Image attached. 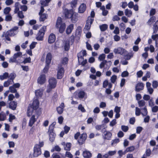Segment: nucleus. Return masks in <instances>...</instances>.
I'll use <instances>...</instances> for the list:
<instances>
[{
  "mask_svg": "<svg viewBox=\"0 0 158 158\" xmlns=\"http://www.w3.org/2000/svg\"><path fill=\"white\" fill-rule=\"evenodd\" d=\"M39 102L37 99L34 100L30 106H29L27 111V115L29 117L32 115L31 118H38L41 114L40 109H37L39 105Z\"/></svg>",
  "mask_w": 158,
  "mask_h": 158,
  "instance_id": "f257e3e1",
  "label": "nucleus"
},
{
  "mask_svg": "<svg viewBox=\"0 0 158 158\" xmlns=\"http://www.w3.org/2000/svg\"><path fill=\"white\" fill-rule=\"evenodd\" d=\"M56 27L59 29V32L62 33L64 31L66 28L65 23H63L61 17H58L56 22Z\"/></svg>",
  "mask_w": 158,
  "mask_h": 158,
  "instance_id": "f03ea898",
  "label": "nucleus"
},
{
  "mask_svg": "<svg viewBox=\"0 0 158 158\" xmlns=\"http://www.w3.org/2000/svg\"><path fill=\"white\" fill-rule=\"evenodd\" d=\"M52 55L50 52L47 53L46 58V65L43 70L44 73H46L48 70L49 64L52 60Z\"/></svg>",
  "mask_w": 158,
  "mask_h": 158,
  "instance_id": "7ed1b4c3",
  "label": "nucleus"
},
{
  "mask_svg": "<svg viewBox=\"0 0 158 158\" xmlns=\"http://www.w3.org/2000/svg\"><path fill=\"white\" fill-rule=\"evenodd\" d=\"M46 26H43L39 31L36 37V39L39 41H42L43 40V37L46 31Z\"/></svg>",
  "mask_w": 158,
  "mask_h": 158,
  "instance_id": "20e7f679",
  "label": "nucleus"
},
{
  "mask_svg": "<svg viewBox=\"0 0 158 158\" xmlns=\"http://www.w3.org/2000/svg\"><path fill=\"white\" fill-rule=\"evenodd\" d=\"M114 52L115 54H118L125 56L127 53V51L122 48L119 47L117 48H115Z\"/></svg>",
  "mask_w": 158,
  "mask_h": 158,
  "instance_id": "39448f33",
  "label": "nucleus"
},
{
  "mask_svg": "<svg viewBox=\"0 0 158 158\" xmlns=\"http://www.w3.org/2000/svg\"><path fill=\"white\" fill-rule=\"evenodd\" d=\"M49 87L51 89L55 88L56 86L57 81L56 79L53 77H51L48 80Z\"/></svg>",
  "mask_w": 158,
  "mask_h": 158,
  "instance_id": "423d86ee",
  "label": "nucleus"
},
{
  "mask_svg": "<svg viewBox=\"0 0 158 158\" xmlns=\"http://www.w3.org/2000/svg\"><path fill=\"white\" fill-rule=\"evenodd\" d=\"M37 145H35L34 148L33 156L34 157H37L40 155L41 153V148H39Z\"/></svg>",
  "mask_w": 158,
  "mask_h": 158,
  "instance_id": "0eeeda50",
  "label": "nucleus"
},
{
  "mask_svg": "<svg viewBox=\"0 0 158 158\" xmlns=\"http://www.w3.org/2000/svg\"><path fill=\"white\" fill-rule=\"evenodd\" d=\"M73 13V11L72 9L69 10L67 9H65L64 11L65 17L67 19H70L71 18Z\"/></svg>",
  "mask_w": 158,
  "mask_h": 158,
  "instance_id": "6e6552de",
  "label": "nucleus"
},
{
  "mask_svg": "<svg viewBox=\"0 0 158 158\" xmlns=\"http://www.w3.org/2000/svg\"><path fill=\"white\" fill-rule=\"evenodd\" d=\"M87 136L86 133H83L81 135L79 139L78 140V142L79 145H81L85 143Z\"/></svg>",
  "mask_w": 158,
  "mask_h": 158,
  "instance_id": "1a4fd4ad",
  "label": "nucleus"
},
{
  "mask_svg": "<svg viewBox=\"0 0 158 158\" xmlns=\"http://www.w3.org/2000/svg\"><path fill=\"white\" fill-rule=\"evenodd\" d=\"M46 81V76L45 74H42L38 77L37 82L40 85L43 84Z\"/></svg>",
  "mask_w": 158,
  "mask_h": 158,
  "instance_id": "9d476101",
  "label": "nucleus"
},
{
  "mask_svg": "<svg viewBox=\"0 0 158 158\" xmlns=\"http://www.w3.org/2000/svg\"><path fill=\"white\" fill-rule=\"evenodd\" d=\"M104 133L103 137L104 139L110 140L112 136V133L109 131H107L106 130L105 131H103Z\"/></svg>",
  "mask_w": 158,
  "mask_h": 158,
  "instance_id": "9b49d317",
  "label": "nucleus"
},
{
  "mask_svg": "<svg viewBox=\"0 0 158 158\" xmlns=\"http://www.w3.org/2000/svg\"><path fill=\"white\" fill-rule=\"evenodd\" d=\"M94 20L93 19L90 18L89 19V17H88V20L87 21L85 28L87 30L90 29L91 25L92 24Z\"/></svg>",
  "mask_w": 158,
  "mask_h": 158,
  "instance_id": "f8f14e48",
  "label": "nucleus"
},
{
  "mask_svg": "<svg viewBox=\"0 0 158 158\" xmlns=\"http://www.w3.org/2000/svg\"><path fill=\"white\" fill-rule=\"evenodd\" d=\"M64 72V69L63 67L60 68L57 71V79H60L62 78L63 77Z\"/></svg>",
  "mask_w": 158,
  "mask_h": 158,
  "instance_id": "ddd939ff",
  "label": "nucleus"
},
{
  "mask_svg": "<svg viewBox=\"0 0 158 158\" xmlns=\"http://www.w3.org/2000/svg\"><path fill=\"white\" fill-rule=\"evenodd\" d=\"M144 86L143 84L142 83H139L136 84L135 87V90L137 92H139L140 90L143 89Z\"/></svg>",
  "mask_w": 158,
  "mask_h": 158,
  "instance_id": "4468645a",
  "label": "nucleus"
},
{
  "mask_svg": "<svg viewBox=\"0 0 158 158\" xmlns=\"http://www.w3.org/2000/svg\"><path fill=\"white\" fill-rule=\"evenodd\" d=\"M106 125L105 124H102L101 125H97L96 126L95 128L96 129L98 130H101V132L103 133V131H106Z\"/></svg>",
  "mask_w": 158,
  "mask_h": 158,
  "instance_id": "2eb2a0df",
  "label": "nucleus"
},
{
  "mask_svg": "<svg viewBox=\"0 0 158 158\" xmlns=\"http://www.w3.org/2000/svg\"><path fill=\"white\" fill-rule=\"evenodd\" d=\"M64 107V103L62 102L60 106L56 108V110L58 113L60 114H62Z\"/></svg>",
  "mask_w": 158,
  "mask_h": 158,
  "instance_id": "dca6fc26",
  "label": "nucleus"
},
{
  "mask_svg": "<svg viewBox=\"0 0 158 158\" xmlns=\"http://www.w3.org/2000/svg\"><path fill=\"white\" fill-rule=\"evenodd\" d=\"M56 40L55 35L53 33L51 34L49 36L48 39V42L49 44L53 43Z\"/></svg>",
  "mask_w": 158,
  "mask_h": 158,
  "instance_id": "f3484780",
  "label": "nucleus"
},
{
  "mask_svg": "<svg viewBox=\"0 0 158 158\" xmlns=\"http://www.w3.org/2000/svg\"><path fill=\"white\" fill-rule=\"evenodd\" d=\"M9 108L13 110L16 109L17 106V103L16 102L13 101L9 103Z\"/></svg>",
  "mask_w": 158,
  "mask_h": 158,
  "instance_id": "a211bd4d",
  "label": "nucleus"
},
{
  "mask_svg": "<svg viewBox=\"0 0 158 158\" xmlns=\"http://www.w3.org/2000/svg\"><path fill=\"white\" fill-rule=\"evenodd\" d=\"M86 9V5L84 3H82L81 5L78 8V12L80 13H83Z\"/></svg>",
  "mask_w": 158,
  "mask_h": 158,
  "instance_id": "6ab92c4d",
  "label": "nucleus"
},
{
  "mask_svg": "<svg viewBox=\"0 0 158 158\" xmlns=\"http://www.w3.org/2000/svg\"><path fill=\"white\" fill-rule=\"evenodd\" d=\"M83 156L85 158H90L92 156V154L89 151L85 150L82 153Z\"/></svg>",
  "mask_w": 158,
  "mask_h": 158,
  "instance_id": "aec40b11",
  "label": "nucleus"
},
{
  "mask_svg": "<svg viewBox=\"0 0 158 158\" xmlns=\"http://www.w3.org/2000/svg\"><path fill=\"white\" fill-rule=\"evenodd\" d=\"M120 111V107L118 106H116L115 107L114 111L116 113L115 118H118L120 117L119 112Z\"/></svg>",
  "mask_w": 158,
  "mask_h": 158,
  "instance_id": "412c9836",
  "label": "nucleus"
},
{
  "mask_svg": "<svg viewBox=\"0 0 158 158\" xmlns=\"http://www.w3.org/2000/svg\"><path fill=\"white\" fill-rule=\"evenodd\" d=\"M73 24H71L67 27L66 30V32L67 34H69L71 33L73 29Z\"/></svg>",
  "mask_w": 158,
  "mask_h": 158,
  "instance_id": "4be33fe9",
  "label": "nucleus"
},
{
  "mask_svg": "<svg viewBox=\"0 0 158 158\" xmlns=\"http://www.w3.org/2000/svg\"><path fill=\"white\" fill-rule=\"evenodd\" d=\"M48 133L49 137V140L51 142H52L55 139L56 135L54 132Z\"/></svg>",
  "mask_w": 158,
  "mask_h": 158,
  "instance_id": "5701e85b",
  "label": "nucleus"
},
{
  "mask_svg": "<svg viewBox=\"0 0 158 158\" xmlns=\"http://www.w3.org/2000/svg\"><path fill=\"white\" fill-rule=\"evenodd\" d=\"M152 38L153 40L155 41L156 46L158 47V34L152 35Z\"/></svg>",
  "mask_w": 158,
  "mask_h": 158,
  "instance_id": "b1692460",
  "label": "nucleus"
},
{
  "mask_svg": "<svg viewBox=\"0 0 158 158\" xmlns=\"http://www.w3.org/2000/svg\"><path fill=\"white\" fill-rule=\"evenodd\" d=\"M71 19V21L72 23H75L78 20L77 16L76 14H72L71 17L70 18Z\"/></svg>",
  "mask_w": 158,
  "mask_h": 158,
  "instance_id": "393cba45",
  "label": "nucleus"
},
{
  "mask_svg": "<svg viewBox=\"0 0 158 158\" xmlns=\"http://www.w3.org/2000/svg\"><path fill=\"white\" fill-rule=\"evenodd\" d=\"M56 124V122H53L51 125L49 126L48 132H54V129L55 127V125Z\"/></svg>",
  "mask_w": 158,
  "mask_h": 158,
  "instance_id": "a878e982",
  "label": "nucleus"
},
{
  "mask_svg": "<svg viewBox=\"0 0 158 158\" xmlns=\"http://www.w3.org/2000/svg\"><path fill=\"white\" fill-rule=\"evenodd\" d=\"M156 18L155 16H152L148 21L147 23L148 25L151 26L152 23L155 21Z\"/></svg>",
  "mask_w": 158,
  "mask_h": 158,
  "instance_id": "bb28decb",
  "label": "nucleus"
},
{
  "mask_svg": "<svg viewBox=\"0 0 158 158\" xmlns=\"http://www.w3.org/2000/svg\"><path fill=\"white\" fill-rule=\"evenodd\" d=\"M40 17V22L44 21L46 19L47 17V15L46 14H42L40 15H39Z\"/></svg>",
  "mask_w": 158,
  "mask_h": 158,
  "instance_id": "cd10ccee",
  "label": "nucleus"
},
{
  "mask_svg": "<svg viewBox=\"0 0 158 158\" xmlns=\"http://www.w3.org/2000/svg\"><path fill=\"white\" fill-rule=\"evenodd\" d=\"M77 95L78 98L80 99L83 98L85 95V92L83 91H80L78 93H76V94Z\"/></svg>",
  "mask_w": 158,
  "mask_h": 158,
  "instance_id": "c85d7f7f",
  "label": "nucleus"
},
{
  "mask_svg": "<svg viewBox=\"0 0 158 158\" xmlns=\"http://www.w3.org/2000/svg\"><path fill=\"white\" fill-rule=\"evenodd\" d=\"M9 77V74L8 73L5 72L3 74V75H0V80H3L4 79H6L7 77Z\"/></svg>",
  "mask_w": 158,
  "mask_h": 158,
  "instance_id": "c756f323",
  "label": "nucleus"
},
{
  "mask_svg": "<svg viewBox=\"0 0 158 158\" xmlns=\"http://www.w3.org/2000/svg\"><path fill=\"white\" fill-rule=\"evenodd\" d=\"M99 27L102 31H106L108 28V25L106 24H103L99 26Z\"/></svg>",
  "mask_w": 158,
  "mask_h": 158,
  "instance_id": "7c9ffc66",
  "label": "nucleus"
},
{
  "mask_svg": "<svg viewBox=\"0 0 158 158\" xmlns=\"http://www.w3.org/2000/svg\"><path fill=\"white\" fill-rule=\"evenodd\" d=\"M81 27H78L77 28V29H76L75 33V35L76 36H77L78 37H79L80 35L81 34Z\"/></svg>",
  "mask_w": 158,
  "mask_h": 158,
  "instance_id": "2f4dec72",
  "label": "nucleus"
},
{
  "mask_svg": "<svg viewBox=\"0 0 158 158\" xmlns=\"http://www.w3.org/2000/svg\"><path fill=\"white\" fill-rule=\"evenodd\" d=\"M132 12L131 10H129L128 9H127L125 10V15L128 17H130L132 15Z\"/></svg>",
  "mask_w": 158,
  "mask_h": 158,
  "instance_id": "473e14b6",
  "label": "nucleus"
},
{
  "mask_svg": "<svg viewBox=\"0 0 158 158\" xmlns=\"http://www.w3.org/2000/svg\"><path fill=\"white\" fill-rule=\"evenodd\" d=\"M35 95L37 97H41L43 94V91L40 89L36 90L35 92Z\"/></svg>",
  "mask_w": 158,
  "mask_h": 158,
  "instance_id": "72a5a7b5",
  "label": "nucleus"
},
{
  "mask_svg": "<svg viewBox=\"0 0 158 158\" xmlns=\"http://www.w3.org/2000/svg\"><path fill=\"white\" fill-rule=\"evenodd\" d=\"M78 61L79 63L84 60V56L81 55V53H79L77 54Z\"/></svg>",
  "mask_w": 158,
  "mask_h": 158,
  "instance_id": "f704fd0d",
  "label": "nucleus"
},
{
  "mask_svg": "<svg viewBox=\"0 0 158 158\" xmlns=\"http://www.w3.org/2000/svg\"><path fill=\"white\" fill-rule=\"evenodd\" d=\"M141 113L143 116H145L147 115L148 111L146 106H145L143 108L141 109Z\"/></svg>",
  "mask_w": 158,
  "mask_h": 158,
  "instance_id": "c9c22d12",
  "label": "nucleus"
},
{
  "mask_svg": "<svg viewBox=\"0 0 158 158\" xmlns=\"http://www.w3.org/2000/svg\"><path fill=\"white\" fill-rule=\"evenodd\" d=\"M16 74L14 73H11L10 74V75H9V77H10L9 80H11L13 82V80L16 77Z\"/></svg>",
  "mask_w": 158,
  "mask_h": 158,
  "instance_id": "e433bc0d",
  "label": "nucleus"
},
{
  "mask_svg": "<svg viewBox=\"0 0 158 158\" xmlns=\"http://www.w3.org/2000/svg\"><path fill=\"white\" fill-rule=\"evenodd\" d=\"M71 146V143H66L65 147H64V149L66 151H69L70 150Z\"/></svg>",
  "mask_w": 158,
  "mask_h": 158,
  "instance_id": "4c0bfd02",
  "label": "nucleus"
},
{
  "mask_svg": "<svg viewBox=\"0 0 158 158\" xmlns=\"http://www.w3.org/2000/svg\"><path fill=\"white\" fill-rule=\"evenodd\" d=\"M139 107H142L145 106V102L143 100L139 101L138 102Z\"/></svg>",
  "mask_w": 158,
  "mask_h": 158,
  "instance_id": "58836bf2",
  "label": "nucleus"
},
{
  "mask_svg": "<svg viewBox=\"0 0 158 158\" xmlns=\"http://www.w3.org/2000/svg\"><path fill=\"white\" fill-rule=\"evenodd\" d=\"M11 10V8L10 7H6L4 10V13L5 15H7L9 14Z\"/></svg>",
  "mask_w": 158,
  "mask_h": 158,
  "instance_id": "ea45409f",
  "label": "nucleus"
},
{
  "mask_svg": "<svg viewBox=\"0 0 158 158\" xmlns=\"http://www.w3.org/2000/svg\"><path fill=\"white\" fill-rule=\"evenodd\" d=\"M77 3V0H73L71 2V6L73 8L76 7Z\"/></svg>",
  "mask_w": 158,
  "mask_h": 158,
  "instance_id": "a19ab883",
  "label": "nucleus"
},
{
  "mask_svg": "<svg viewBox=\"0 0 158 158\" xmlns=\"http://www.w3.org/2000/svg\"><path fill=\"white\" fill-rule=\"evenodd\" d=\"M10 92L12 93H17V90L13 86H10L9 88Z\"/></svg>",
  "mask_w": 158,
  "mask_h": 158,
  "instance_id": "79ce46f5",
  "label": "nucleus"
},
{
  "mask_svg": "<svg viewBox=\"0 0 158 158\" xmlns=\"http://www.w3.org/2000/svg\"><path fill=\"white\" fill-rule=\"evenodd\" d=\"M22 54V52H19L15 53L13 56H14V57L15 59V58L17 60V58L21 56Z\"/></svg>",
  "mask_w": 158,
  "mask_h": 158,
  "instance_id": "37998d69",
  "label": "nucleus"
},
{
  "mask_svg": "<svg viewBox=\"0 0 158 158\" xmlns=\"http://www.w3.org/2000/svg\"><path fill=\"white\" fill-rule=\"evenodd\" d=\"M143 128L140 126L137 127L136 129V133L138 134H139L143 130Z\"/></svg>",
  "mask_w": 158,
  "mask_h": 158,
  "instance_id": "c03bdc74",
  "label": "nucleus"
},
{
  "mask_svg": "<svg viewBox=\"0 0 158 158\" xmlns=\"http://www.w3.org/2000/svg\"><path fill=\"white\" fill-rule=\"evenodd\" d=\"M119 139L118 138L115 139L112 141L111 145L114 146L115 144H117L119 142Z\"/></svg>",
  "mask_w": 158,
  "mask_h": 158,
  "instance_id": "a18cd8bd",
  "label": "nucleus"
},
{
  "mask_svg": "<svg viewBox=\"0 0 158 158\" xmlns=\"http://www.w3.org/2000/svg\"><path fill=\"white\" fill-rule=\"evenodd\" d=\"M135 148L134 146H131L127 148L126 149V151L128 152H132L135 150Z\"/></svg>",
  "mask_w": 158,
  "mask_h": 158,
  "instance_id": "49530a36",
  "label": "nucleus"
},
{
  "mask_svg": "<svg viewBox=\"0 0 158 158\" xmlns=\"http://www.w3.org/2000/svg\"><path fill=\"white\" fill-rule=\"evenodd\" d=\"M6 32L8 33V34L10 36H13L16 34L15 33L14 31L11 30L7 31Z\"/></svg>",
  "mask_w": 158,
  "mask_h": 158,
  "instance_id": "de8ad7c7",
  "label": "nucleus"
},
{
  "mask_svg": "<svg viewBox=\"0 0 158 158\" xmlns=\"http://www.w3.org/2000/svg\"><path fill=\"white\" fill-rule=\"evenodd\" d=\"M158 30V25L154 23L153 25V33H156Z\"/></svg>",
  "mask_w": 158,
  "mask_h": 158,
  "instance_id": "09e8293b",
  "label": "nucleus"
},
{
  "mask_svg": "<svg viewBox=\"0 0 158 158\" xmlns=\"http://www.w3.org/2000/svg\"><path fill=\"white\" fill-rule=\"evenodd\" d=\"M36 121V119H30L29 123V126L32 127L34 123Z\"/></svg>",
  "mask_w": 158,
  "mask_h": 158,
  "instance_id": "8fccbe9b",
  "label": "nucleus"
},
{
  "mask_svg": "<svg viewBox=\"0 0 158 158\" xmlns=\"http://www.w3.org/2000/svg\"><path fill=\"white\" fill-rule=\"evenodd\" d=\"M107 63V61L106 60H104L99 65L100 68L102 69V68L104 67L105 65Z\"/></svg>",
  "mask_w": 158,
  "mask_h": 158,
  "instance_id": "3c124183",
  "label": "nucleus"
},
{
  "mask_svg": "<svg viewBox=\"0 0 158 158\" xmlns=\"http://www.w3.org/2000/svg\"><path fill=\"white\" fill-rule=\"evenodd\" d=\"M121 129L124 132H126L128 131L129 128L127 126L122 125L121 126Z\"/></svg>",
  "mask_w": 158,
  "mask_h": 158,
  "instance_id": "603ef678",
  "label": "nucleus"
},
{
  "mask_svg": "<svg viewBox=\"0 0 158 158\" xmlns=\"http://www.w3.org/2000/svg\"><path fill=\"white\" fill-rule=\"evenodd\" d=\"M11 81L10 80H8L7 81H5L3 84V85L5 87H7L10 84V83Z\"/></svg>",
  "mask_w": 158,
  "mask_h": 158,
  "instance_id": "864d4df0",
  "label": "nucleus"
},
{
  "mask_svg": "<svg viewBox=\"0 0 158 158\" xmlns=\"http://www.w3.org/2000/svg\"><path fill=\"white\" fill-rule=\"evenodd\" d=\"M116 79L117 76L115 75H113L110 78L111 82L113 83H114Z\"/></svg>",
  "mask_w": 158,
  "mask_h": 158,
  "instance_id": "5fc2aeb1",
  "label": "nucleus"
},
{
  "mask_svg": "<svg viewBox=\"0 0 158 158\" xmlns=\"http://www.w3.org/2000/svg\"><path fill=\"white\" fill-rule=\"evenodd\" d=\"M12 19L11 16L10 15H8L6 16L5 20L7 22H9Z\"/></svg>",
  "mask_w": 158,
  "mask_h": 158,
  "instance_id": "6e6d98bb",
  "label": "nucleus"
},
{
  "mask_svg": "<svg viewBox=\"0 0 158 158\" xmlns=\"http://www.w3.org/2000/svg\"><path fill=\"white\" fill-rule=\"evenodd\" d=\"M152 85L154 88H156L158 86V82L156 81H154L152 82Z\"/></svg>",
  "mask_w": 158,
  "mask_h": 158,
  "instance_id": "4d7b16f0",
  "label": "nucleus"
},
{
  "mask_svg": "<svg viewBox=\"0 0 158 158\" xmlns=\"http://www.w3.org/2000/svg\"><path fill=\"white\" fill-rule=\"evenodd\" d=\"M106 55L104 54H102L100 55L98 57V59L100 60H103L105 58Z\"/></svg>",
  "mask_w": 158,
  "mask_h": 158,
  "instance_id": "13d9d810",
  "label": "nucleus"
},
{
  "mask_svg": "<svg viewBox=\"0 0 158 158\" xmlns=\"http://www.w3.org/2000/svg\"><path fill=\"white\" fill-rule=\"evenodd\" d=\"M141 112L140 109L138 107L135 108V114L137 116H139L140 115Z\"/></svg>",
  "mask_w": 158,
  "mask_h": 158,
  "instance_id": "bf43d9fd",
  "label": "nucleus"
},
{
  "mask_svg": "<svg viewBox=\"0 0 158 158\" xmlns=\"http://www.w3.org/2000/svg\"><path fill=\"white\" fill-rule=\"evenodd\" d=\"M18 17L21 19H23L24 18V16L22 11H19L18 12Z\"/></svg>",
  "mask_w": 158,
  "mask_h": 158,
  "instance_id": "052dcab7",
  "label": "nucleus"
},
{
  "mask_svg": "<svg viewBox=\"0 0 158 158\" xmlns=\"http://www.w3.org/2000/svg\"><path fill=\"white\" fill-rule=\"evenodd\" d=\"M31 58L30 57L27 58H25L23 60V62L24 64H25L27 63H31Z\"/></svg>",
  "mask_w": 158,
  "mask_h": 158,
  "instance_id": "680f3d73",
  "label": "nucleus"
},
{
  "mask_svg": "<svg viewBox=\"0 0 158 158\" xmlns=\"http://www.w3.org/2000/svg\"><path fill=\"white\" fill-rule=\"evenodd\" d=\"M145 154L146 156H149L151 154V150L150 149H147L146 150Z\"/></svg>",
  "mask_w": 158,
  "mask_h": 158,
  "instance_id": "e2e57ef3",
  "label": "nucleus"
},
{
  "mask_svg": "<svg viewBox=\"0 0 158 158\" xmlns=\"http://www.w3.org/2000/svg\"><path fill=\"white\" fill-rule=\"evenodd\" d=\"M6 114L3 111H2L0 113V118H5Z\"/></svg>",
  "mask_w": 158,
  "mask_h": 158,
  "instance_id": "0e129e2a",
  "label": "nucleus"
},
{
  "mask_svg": "<svg viewBox=\"0 0 158 158\" xmlns=\"http://www.w3.org/2000/svg\"><path fill=\"white\" fill-rule=\"evenodd\" d=\"M64 132L65 134H67L70 130V127L65 126L64 127Z\"/></svg>",
  "mask_w": 158,
  "mask_h": 158,
  "instance_id": "69168bd1",
  "label": "nucleus"
},
{
  "mask_svg": "<svg viewBox=\"0 0 158 158\" xmlns=\"http://www.w3.org/2000/svg\"><path fill=\"white\" fill-rule=\"evenodd\" d=\"M120 20V18L117 15L114 16L112 18V20L113 21H118Z\"/></svg>",
  "mask_w": 158,
  "mask_h": 158,
  "instance_id": "338daca9",
  "label": "nucleus"
},
{
  "mask_svg": "<svg viewBox=\"0 0 158 158\" xmlns=\"http://www.w3.org/2000/svg\"><path fill=\"white\" fill-rule=\"evenodd\" d=\"M129 75V73L127 71H124L121 74V76L122 77H126Z\"/></svg>",
  "mask_w": 158,
  "mask_h": 158,
  "instance_id": "774afa93",
  "label": "nucleus"
}]
</instances>
